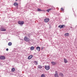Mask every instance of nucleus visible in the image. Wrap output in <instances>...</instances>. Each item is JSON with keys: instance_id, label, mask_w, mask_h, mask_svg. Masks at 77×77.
Returning a JSON list of instances; mask_svg holds the SVG:
<instances>
[{"instance_id": "7", "label": "nucleus", "mask_w": 77, "mask_h": 77, "mask_svg": "<svg viewBox=\"0 0 77 77\" xmlns=\"http://www.w3.org/2000/svg\"><path fill=\"white\" fill-rule=\"evenodd\" d=\"M1 30L3 32H5V31L6 30V29L5 28H2L1 29Z\"/></svg>"}, {"instance_id": "12", "label": "nucleus", "mask_w": 77, "mask_h": 77, "mask_svg": "<svg viewBox=\"0 0 77 77\" xmlns=\"http://www.w3.org/2000/svg\"><path fill=\"white\" fill-rule=\"evenodd\" d=\"M51 63L52 65H56V63L54 62H52Z\"/></svg>"}, {"instance_id": "18", "label": "nucleus", "mask_w": 77, "mask_h": 77, "mask_svg": "<svg viewBox=\"0 0 77 77\" xmlns=\"http://www.w3.org/2000/svg\"><path fill=\"white\" fill-rule=\"evenodd\" d=\"M59 75H60V76H61V77H62L63 76V74L62 73H60L59 74Z\"/></svg>"}, {"instance_id": "21", "label": "nucleus", "mask_w": 77, "mask_h": 77, "mask_svg": "<svg viewBox=\"0 0 77 77\" xmlns=\"http://www.w3.org/2000/svg\"><path fill=\"white\" fill-rule=\"evenodd\" d=\"M37 11H42V10L41 9H39V8L37 9Z\"/></svg>"}, {"instance_id": "15", "label": "nucleus", "mask_w": 77, "mask_h": 77, "mask_svg": "<svg viewBox=\"0 0 77 77\" xmlns=\"http://www.w3.org/2000/svg\"><path fill=\"white\" fill-rule=\"evenodd\" d=\"M12 42H9L8 43V45H9V46H11V45H12Z\"/></svg>"}, {"instance_id": "20", "label": "nucleus", "mask_w": 77, "mask_h": 77, "mask_svg": "<svg viewBox=\"0 0 77 77\" xmlns=\"http://www.w3.org/2000/svg\"><path fill=\"white\" fill-rule=\"evenodd\" d=\"M51 9L50 8V9H49L48 10H46V11H48V12H49V11H51Z\"/></svg>"}, {"instance_id": "2", "label": "nucleus", "mask_w": 77, "mask_h": 77, "mask_svg": "<svg viewBox=\"0 0 77 77\" xmlns=\"http://www.w3.org/2000/svg\"><path fill=\"white\" fill-rule=\"evenodd\" d=\"M0 59L1 60H5V57L4 56H2L0 57Z\"/></svg>"}, {"instance_id": "4", "label": "nucleus", "mask_w": 77, "mask_h": 77, "mask_svg": "<svg viewBox=\"0 0 77 77\" xmlns=\"http://www.w3.org/2000/svg\"><path fill=\"white\" fill-rule=\"evenodd\" d=\"M18 24H20L21 25H22V24H23L24 23V21H19L18 22Z\"/></svg>"}, {"instance_id": "14", "label": "nucleus", "mask_w": 77, "mask_h": 77, "mask_svg": "<svg viewBox=\"0 0 77 77\" xmlns=\"http://www.w3.org/2000/svg\"><path fill=\"white\" fill-rule=\"evenodd\" d=\"M34 48H34V47L32 46L30 48V50H32V51L33 50H34Z\"/></svg>"}, {"instance_id": "8", "label": "nucleus", "mask_w": 77, "mask_h": 77, "mask_svg": "<svg viewBox=\"0 0 77 77\" xmlns=\"http://www.w3.org/2000/svg\"><path fill=\"white\" fill-rule=\"evenodd\" d=\"M42 68V66L41 65H39L38 66V69H41Z\"/></svg>"}, {"instance_id": "25", "label": "nucleus", "mask_w": 77, "mask_h": 77, "mask_svg": "<svg viewBox=\"0 0 77 77\" xmlns=\"http://www.w3.org/2000/svg\"><path fill=\"white\" fill-rule=\"evenodd\" d=\"M61 11H63L64 10H63V8H61Z\"/></svg>"}, {"instance_id": "1", "label": "nucleus", "mask_w": 77, "mask_h": 77, "mask_svg": "<svg viewBox=\"0 0 77 77\" xmlns=\"http://www.w3.org/2000/svg\"><path fill=\"white\" fill-rule=\"evenodd\" d=\"M24 40L26 42H30V38L27 37V36H25L24 38Z\"/></svg>"}, {"instance_id": "10", "label": "nucleus", "mask_w": 77, "mask_h": 77, "mask_svg": "<svg viewBox=\"0 0 77 77\" xmlns=\"http://www.w3.org/2000/svg\"><path fill=\"white\" fill-rule=\"evenodd\" d=\"M32 57L33 56H32V55H30L28 57V59H31L32 58Z\"/></svg>"}, {"instance_id": "26", "label": "nucleus", "mask_w": 77, "mask_h": 77, "mask_svg": "<svg viewBox=\"0 0 77 77\" xmlns=\"http://www.w3.org/2000/svg\"><path fill=\"white\" fill-rule=\"evenodd\" d=\"M6 50V51H8V50H9V49H8V48H7Z\"/></svg>"}, {"instance_id": "13", "label": "nucleus", "mask_w": 77, "mask_h": 77, "mask_svg": "<svg viewBox=\"0 0 77 77\" xmlns=\"http://www.w3.org/2000/svg\"><path fill=\"white\" fill-rule=\"evenodd\" d=\"M13 5H14V6H18V4L17 2H15L14 4Z\"/></svg>"}, {"instance_id": "3", "label": "nucleus", "mask_w": 77, "mask_h": 77, "mask_svg": "<svg viewBox=\"0 0 77 77\" xmlns=\"http://www.w3.org/2000/svg\"><path fill=\"white\" fill-rule=\"evenodd\" d=\"M45 69L47 70H49L50 69V66H45Z\"/></svg>"}, {"instance_id": "11", "label": "nucleus", "mask_w": 77, "mask_h": 77, "mask_svg": "<svg viewBox=\"0 0 77 77\" xmlns=\"http://www.w3.org/2000/svg\"><path fill=\"white\" fill-rule=\"evenodd\" d=\"M64 62L65 63H67V62H68V61L66 60V59L64 58Z\"/></svg>"}, {"instance_id": "24", "label": "nucleus", "mask_w": 77, "mask_h": 77, "mask_svg": "<svg viewBox=\"0 0 77 77\" xmlns=\"http://www.w3.org/2000/svg\"><path fill=\"white\" fill-rule=\"evenodd\" d=\"M34 63H35V65H37L38 64V62H36V61H34Z\"/></svg>"}, {"instance_id": "9", "label": "nucleus", "mask_w": 77, "mask_h": 77, "mask_svg": "<svg viewBox=\"0 0 77 77\" xmlns=\"http://www.w3.org/2000/svg\"><path fill=\"white\" fill-rule=\"evenodd\" d=\"M36 50H37V51H40V47H37L36 48Z\"/></svg>"}, {"instance_id": "19", "label": "nucleus", "mask_w": 77, "mask_h": 77, "mask_svg": "<svg viewBox=\"0 0 77 77\" xmlns=\"http://www.w3.org/2000/svg\"><path fill=\"white\" fill-rule=\"evenodd\" d=\"M45 75L44 74H42L41 75V77H45Z\"/></svg>"}, {"instance_id": "6", "label": "nucleus", "mask_w": 77, "mask_h": 77, "mask_svg": "<svg viewBox=\"0 0 77 77\" xmlns=\"http://www.w3.org/2000/svg\"><path fill=\"white\" fill-rule=\"evenodd\" d=\"M54 76L55 77H59V76L58 75V73H57V71H56L55 72Z\"/></svg>"}, {"instance_id": "22", "label": "nucleus", "mask_w": 77, "mask_h": 77, "mask_svg": "<svg viewBox=\"0 0 77 77\" xmlns=\"http://www.w3.org/2000/svg\"><path fill=\"white\" fill-rule=\"evenodd\" d=\"M65 27V25H61V28H64V27Z\"/></svg>"}, {"instance_id": "23", "label": "nucleus", "mask_w": 77, "mask_h": 77, "mask_svg": "<svg viewBox=\"0 0 77 77\" xmlns=\"http://www.w3.org/2000/svg\"><path fill=\"white\" fill-rule=\"evenodd\" d=\"M58 27L60 28V29H62V25H59L58 26Z\"/></svg>"}, {"instance_id": "17", "label": "nucleus", "mask_w": 77, "mask_h": 77, "mask_svg": "<svg viewBox=\"0 0 77 77\" xmlns=\"http://www.w3.org/2000/svg\"><path fill=\"white\" fill-rule=\"evenodd\" d=\"M15 70V68H13L11 69V71H12V72H14Z\"/></svg>"}, {"instance_id": "16", "label": "nucleus", "mask_w": 77, "mask_h": 77, "mask_svg": "<svg viewBox=\"0 0 77 77\" xmlns=\"http://www.w3.org/2000/svg\"><path fill=\"white\" fill-rule=\"evenodd\" d=\"M64 35L65 36H69V33H65V34Z\"/></svg>"}, {"instance_id": "27", "label": "nucleus", "mask_w": 77, "mask_h": 77, "mask_svg": "<svg viewBox=\"0 0 77 77\" xmlns=\"http://www.w3.org/2000/svg\"><path fill=\"white\" fill-rule=\"evenodd\" d=\"M17 0H16V1L17 2Z\"/></svg>"}, {"instance_id": "5", "label": "nucleus", "mask_w": 77, "mask_h": 77, "mask_svg": "<svg viewBox=\"0 0 77 77\" xmlns=\"http://www.w3.org/2000/svg\"><path fill=\"white\" fill-rule=\"evenodd\" d=\"M49 18H46L44 19V21L45 23H48L49 21Z\"/></svg>"}]
</instances>
